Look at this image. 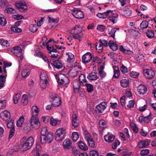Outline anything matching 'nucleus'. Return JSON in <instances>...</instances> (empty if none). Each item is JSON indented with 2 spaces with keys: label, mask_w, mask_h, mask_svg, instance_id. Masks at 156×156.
Returning a JSON list of instances; mask_svg holds the SVG:
<instances>
[{
  "label": "nucleus",
  "mask_w": 156,
  "mask_h": 156,
  "mask_svg": "<svg viewBox=\"0 0 156 156\" xmlns=\"http://www.w3.org/2000/svg\"><path fill=\"white\" fill-rule=\"evenodd\" d=\"M113 12L112 11L108 10L107 18L111 22L114 24L117 22L118 15L116 13Z\"/></svg>",
  "instance_id": "423d86ee"
},
{
  "label": "nucleus",
  "mask_w": 156,
  "mask_h": 156,
  "mask_svg": "<svg viewBox=\"0 0 156 156\" xmlns=\"http://www.w3.org/2000/svg\"><path fill=\"white\" fill-rule=\"evenodd\" d=\"M48 81L40 80V85L42 88L44 89L47 86Z\"/></svg>",
  "instance_id": "09e8293b"
},
{
  "label": "nucleus",
  "mask_w": 156,
  "mask_h": 156,
  "mask_svg": "<svg viewBox=\"0 0 156 156\" xmlns=\"http://www.w3.org/2000/svg\"><path fill=\"white\" fill-rule=\"evenodd\" d=\"M0 44L3 47H7L9 45L7 41L2 39L0 40Z\"/></svg>",
  "instance_id": "8fccbe9b"
},
{
  "label": "nucleus",
  "mask_w": 156,
  "mask_h": 156,
  "mask_svg": "<svg viewBox=\"0 0 156 156\" xmlns=\"http://www.w3.org/2000/svg\"><path fill=\"white\" fill-rule=\"evenodd\" d=\"M34 54L39 57L42 56V53L38 49H35L34 51Z\"/></svg>",
  "instance_id": "338daca9"
},
{
  "label": "nucleus",
  "mask_w": 156,
  "mask_h": 156,
  "mask_svg": "<svg viewBox=\"0 0 156 156\" xmlns=\"http://www.w3.org/2000/svg\"><path fill=\"white\" fill-rule=\"evenodd\" d=\"M79 125L78 119L77 116L75 114H74L72 117V125L75 128L77 127Z\"/></svg>",
  "instance_id": "aec40b11"
},
{
  "label": "nucleus",
  "mask_w": 156,
  "mask_h": 156,
  "mask_svg": "<svg viewBox=\"0 0 156 156\" xmlns=\"http://www.w3.org/2000/svg\"><path fill=\"white\" fill-rule=\"evenodd\" d=\"M99 77L97 75V73L93 72L89 74L87 76V78L91 81L96 80Z\"/></svg>",
  "instance_id": "4be33fe9"
},
{
  "label": "nucleus",
  "mask_w": 156,
  "mask_h": 156,
  "mask_svg": "<svg viewBox=\"0 0 156 156\" xmlns=\"http://www.w3.org/2000/svg\"><path fill=\"white\" fill-rule=\"evenodd\" d=\"M31 68L29 66H25L22 72V76L23 78H26L30 73Z\"/></svg>",
  "instance_id": "2eb2a0df"
},
{
  "label": "nucleus",
  "mask_w": 156,
  "mask_h": 156,
  "mask_svg": "<svg viewBox=\"0 0 156 156\" xmlns=\"http://www.w3.org/2000/svg\"><path fill=\"white\" fill-rule=\"evenodd\" d=\"M0 117L3 120H7L10 117V112L7 110L1 112L0 113Z\"/></svg>",
  "instance_id": "dca6fc26"
},
{
  "label": "nucleus",
  "mask_w": 156,
  "mask_h": 156,
  "mask_svg": "<svg viewBox=\"0 0 156 156\" xmlns=\"http://www.w3.org/2000/svg\"><path fill=\"white\" fill-rule=\"evenodd\" d=\"M52 64L54 67L58 69L62 68L63 66L62 62L59 60H55Z\"/></svg>",
  "instance_id": "5701e85b"
},
{
  "label": "nucleus",
  "mask_w": 156,
  "mask_h": 156,
  "mask_svg": "<svg viewBox=\"0 0 156 156\" xmlns=\"http://www.w3.org/2000/svg\"><path fill=\"white\" fill-rule=\"evenodd\" d=\"M121 85L124 87H127L129 85V81L126 79H124L121 80L120 81Z\"/></svg>",
  "instance_id": "c9c22d12"
},
{
  "label": "nucleus",
  "mask_w": 156,
  "mask_h": 156,
  "mask_svg": "<svg viewBox=\"0 0 156 156\" xmlns=\"http://www.w3.org/2000/svg\"><path fill=\"white\" fill-rule=\"evenodd\" d=\"M21 101L24 105H26L27 104L28 101L27 95L23 94V95Z\"/></svg>",
  "instance_id": "a18cd8bd"
},
{
  "label": "nucleus",
  "mask_w": 156,
  "mask_h": 156,
  "mask_svg": "<svg viewBox=\"0 0 156 156\" xmlns=\"http://www.w3.org/2000/svg\"><path fill=\"white\" fill-rule=\"evenodd\" d=\"M113 68L114 73L113 77L115 78H118L120 75L119 68L116 66H113Z\"/></svg>",
  "instance_id": "7c9ffc66"
},
{
  "label": "nucleus",
  "mask_w": 156,
  "mask_h": 156,
  "mask_svg": "<svg viewBox=\"0 0 156 156\" xmlns=\"http://www.w3.org/2000/svg\"><path fill=\"white\" fill-rule=\"evenodd\" d=\"M108 45L110 48L113 51H116L118 49V46L114 41H110L108 43Z\"/></svg>",
  "instance_id": "a878e982"
},
{
  "label": "nucleus",
  "mask_w": 156,
  "mask_h": 156,
  "mask_svg": "<svg viewBox=\"0 0 156 156\" xmlns=\"http://www.w3.org/2000/svg\"><path fill=\"white\" fill-rule=\"evenodd\" d=\"M2 15L0 16V24L3 26L5 25L7 21L5 18Z\"/></svg>",
  "instance_id": "3c124183"
},
{
  "label": "nucleus",
  "mask_w": 156,
  "mask_h": 156,
  "mask_svg": "<svg viewBox=\"0 0 156 156\" xmlns=\"http://www.w3.org/2000/svg\"><path fill=\"white\" fill-rule=\"evenodd\" d=\"M79 78L80 84L82 86L85 85L87 82L86 77L84 74H81L80 75L79 77Z\"/></svg>",
  "instance_id": "cd10ccee"
},
{
  "label": "nucleus",
  "mask_w": 156,
  "mask_h": 156,
  "mask_svg": "<svg viewBox=\"0 0 156 156\" xmlns=\"http://www.w3.org/2000/svg\"><path fill=\"white\" fill-rule=\"evenodd\" d=\"M73 37L80 41L84 36L85 30L80 25H77L74 27L71 30Z\"/></svg>",
  "instance_id": "f257e3e1"
},
{
  "label": "nucleus",
  "mask_w": 156,
  "mask_h": 156,
  "mask_svg": "<svg viewBox=\"0 0 156 156\" xmlns=\"http://www.w3.org/2000/svg\"><path fill=\"white\" fill-rule=\"evenodd\" d=\"M60 120L57 119H54L52 117H51L50 119V124L53 126H56L60 124Z\"/></svg>",
  "instance_id": "c85d7f7f"
},
{
  "label": "nucleus",
  "mask_w": 156,
  "mask_h": 156,
  "mask_svg": "<svg viewBox=\"0 0 156 156\" xmlns=\"http://www.w3.org/2000/svg\"><path fill=\"white\" fill-rule=\"evenodd\" d=\"M132 14V10L131 9L128 7H125L123 11V14L125 16L128 17Z\"/></svg>",
  "instance_id": "c756f323"
},
{
  "label": "nucleus",
  "mask_w": 156,
  "mask_h": 156,
  "mask_svg": "<svg viewBox=\"0 0 156 156\" xmlns=\"http://www.w3.org/2000/svg\"><path fill=\"white\" fill-rule=\"evenodd\" d=\"M78 144L79 147L83 151H86L88 149V147L87 145L82 141L79 142L78 143Z\"/></svg>",
  "instance_id": "473e14b6"
},
{
  "label": "nucleus",
  "mask_w": 156,
  "mask_h": 156,
  "mask_svg": "<svg viewBox=\"0 0 156 156\" xmlns=\"http://www.w3.org/2000/svg\"><path fill=\"white\" fill-rule=\"evenodd\" d=\"M10 28L12 31L15 32H20L21 31V29L18 28L16 25L12 26Z\"/></svg>",
  "instance_id": "6e6d98bb"
},
{
  "label": "nucleus",
  "mask_w": 156,
  "mask_h": 156,
  "mask_svg": "<svg viewBox=\"0 0 156 156\" xmlns=\"http://www.w3.org/2000/svg\"><path fill=\"white\" fill-rule=\"evenodd\" d=\"M72 138L74 142H76L79 138V135L78 133L76 132H74L73 133Z\"/></svg>",
  "instance_id": "de8ad7c7"
},
{
  "label": "nucleus",
  "mask_w": 156,
  "mask_h": 156,
  "mask_svg": "<svg viewBox=\"0 0 156 156\" xmlns=\"http://www.w3.org/2000/svg\"><path fill=\"white\" fill-rule=\"evenodd\" d=\"M83 86H85L87 87V90L88 92H90L92 91L93 90V85L90 83H86L85 85H84Z\"/></svg>",
  "instance_id": "79ce46f5"
},
{
  "label": "nucleus",
  "mask_w": 156,
  "mask_h": 156,
  "mask_svg": "<svg viewBox=\"0 0 156 156\" xmlns=\"http://www.w3.org/2000/svg\"><path fill=\"white\" fill-rule=\"evenodd\" d=\"M99 127L102 129L105 128L106 126V123L105 121L101 119L99 121Z\"/></svg>",
  "instance_id": "5fc2aeb1"
},
{
  "label": "nucleus",
  "mask_w": 156,
  "mask_h": 156,
  "mask_svg": "<svg viewBox=\"0 0 156 156\" xmlns=\"http://www.w3.org/2000/svg\"><path fill=\"white\" fill-rule=\"evenodd\" d=\"M32 116L37 117L39 112V108L36 106H33L32 107Z\"/></svg>",
  "instance_id": "393cba45"
},
{
  "label": "nucleus",
  "mask_w": 156,
  "mask_h": 156,
  "mask_svg": "<svg viewBox=\"0 0 156 156\" xmlns=\"http://www.w3.org/2000/svg\"><path fill=\"white\" fill-rule=\"evenodd\" d=\"M34 140L32 137H30L26 140L25 138L22 139L21 145L23 151H26L30 148L34 144Z\"/></svg>",
  "instance_id": "f03ea898"
},
{
  "label": "nucleus",
  "mask_w": 156,
  "mask_h": 156,
  "mask_svg": "<svg viewBox=\"0 0 156 156\" xmlns=\"http://www.w3.org/2000/svg\"><path fill=\"white\" fill-rule=\"evenodd\" d=\"M130 126L134 132L135 133H137L138 132V128H137L135 123L133 122L131 123H130Z\"/></svg>",
  "instance_id": "864d4df0"
},
{
  "label": "nucleus",
  "mask_w": 156,
  "mask_h": 156,
  "mask_svg": "<svg viewBox=\"0 0 156 156\" xmlns=\"http://www.w3.org/2000/svg\"><path fill=\"white\" fill-rule=\"evenodd\" d=\"M115 136L110 133H108L104 136V139L105 141L108 143H112L115 139Z\"/></svg>",
  "instance_id": "a211bd4d"
},
{
  "label": "nucleus",
  "mask_w": 156,
  "mask_h": 156,
  "mask_svg": "<svg viewBox=\"0 0 156 156\" xmlns=\"http://www.w3.org/2000/svg\"><path fill=\"white\" fill-rule=\"evenodd\" d=\"M73 85L74 90L78 91L80 87V85L78 82L76 80L74 81L73 82Z\"/></svg>",
  "instance_id": "49530a36"
},
{
  "label": "nucleus",
  "mask_w": 156,
  "mask_h": 156,
  "mask_svg": "<svg viewBox=\"0 0 156 156\" xmlns=\"http://www.w3.org/2000/svg\"><path fill=\"white\" fill-rule=\"evenodd\" d=\"M107 103L105 102H102L97 105L95 111L97 113H101L103 112L106 108Z\"/></svg>",
  "instance_id": "1a4fd4ad"
},
{
  "label": "nucleus",
  "mask_w": 156,
  "mask_h": 156,
  "mask_svg": "<svg viewBox=\"0 0 156 156\" xmlns=\"http://www.w3.org/2000/svg\"><path fill=\"white\" fill-rule=\"evenodd\" d=\"M66 129L65 128H61L56 129L55 133V139L57 141L62 140L64 138Z\"/></svg>",
  "instance_id": "20e7f679"
},
{
  "label": "nucleus",
  "mask_w": 156,
  "mask_h": 156,
  "mask_svg": "<svg viewBox=\"0 0 156 156\" xmlns=\"http://www.w3.org/2000/svg\"><path fill=\"white\" fill-rule=\"evenodd\" d=\"M84 138L87 142L92 139L89 133L87 131H85L83 133Z\"/></svg>",
  "instance_id": "72a5a7b5"
},
{
  "label": "nucleus",
  "mask_w": 156,
  "mask_h": 156,
  "mask_svg": "<svg viewBox=\"0 0 156 156\" xmlns=\"http://www.w3.org/2000/svg\"><path fill=\"white\" fill-rule=\"evenodd\" d=\"M148 145V142L144 141H140L138 143V147L140 148L145 147Z\"/></svg>",
  "instance_id": "4c0bfd02"
},
{
  "label": "nucleus",
  "mask_w": 156,
  "mask_h": 156,
  "mask_svg": "<svg viewBox=\"0 0 156 156\" xmlns=\"http://www.w3.org/2000/svg\"><path fill=\"white\" fill-rule=\"evenodd\" d=\"M92 58V57L91 53L87 52L84 54L82 57V62L85 64L89 63Z\"/></svg>",
  "instance_id": "4468645a"
},
{
  "label": "nucleus",
  "mask_w": 156,
  "mask_h": 156,
  "mask_svg": "<svg viewBox=\"0 0 156 156\" xmlns=\"http://www.w3.org/2000/svg\"><path fill=\"white\" fill-rule=\"evenodd\" d=\"M144 117V123H148L151 120V114L150 113L149 115Z\"/></svg>",
  "instance_id": "69168bd1"
},
{
  "label": "nucleus",
  "mask_w": 156,
  "mask_h": 156,
  "mask_svg": "<svg viewBox=\"0 0 156 156\" xmlns=\"http://www.w3.org/2000/svg\"><path fill=\"white\" fill-rule=\"evenodd\" d=\"M143 73L145 77L149 79H153L155 76V72L152 69H144Z\"/></svg>",
  "instance_id": "6e6552de"
},
{
  "label": "nucleus",
  "mask_w": 156,
  "mask_h": 156,
  "mask_svg": "<svg viewBox=\"0 0 156 156\" xmlns=\"http://www.w3.org/2000/svg\"><path fill=\"white\" fill-rule=\"evenodd\" d=\"M98 74L101 79H102L106 76V73L102 70H99Z\"/></svg>",
  "instance_id": "bf43d9fd"
},
{
  "label": "nucleus",
  "mask_w": 156,
  "mask_h": 156,
  "mask_svg": "<svg viewBox=\"0 0 156 156\" xmlns=\"http://www.w3.org/2000/svg\"><path fill=\"white\" fill-rule=\"evenodd\" d=\"M88 143V145L91 147L94 148L96 147V146L94 143V140L93 139L91 140H89L87 142Z\"/></svg>",
  "instance_id": "0e129e2a"
},
{
  "label": "nucleus",
  "mask_w": 156,
  "mask_h": 156,
  "mask_svg": "<svg viewBox=\"0 0 156 156\" xmlns=\"http://www.w3.org/2000/svg\"><path fill=\"white\" fill-rule=\"evenodd\" d=\"M30 30L32 32H36L38 29V27L36 24H31L29 27Z\"/></svg>",
  "instance_id": "37998d69"
},
{
  "label": "nucleus",
  "mask_w": 156,
  "mask_h": 156,
  "mask_svg": "<svg viewBox=\"0 0 156 156\" xmlns=\"http://www.w3.org/2000/svg\"><path fill=\"white\" fill-rule=\"evenodd\" d=\"M147 90L146 86L143 84H140L137 87V91L140 95H143L145 94Z\"/></svg>",
  "instance_id": "f3484780"
},
{
  "label": "nucleus",
  "mask_w": 156,
  "mask_h": 156,
  "mask_svg": "<svg viewBox=\"0 0 156 156\" xmlns=\"http://www.w3.org/2000/svg\"><path fill=\"white\" fill-rule=\"evenodd\" d=\"M15 5L16 8L21 12L26 10L27 8L26 4L23 0H21L16 2L15 4Z\"/></svg>",
  "instance_id": "0eeeda50"
},
{
  "label": "nucleus",
  "mask_w": 156,
  "mask_h": 156,
  "mask_svg": "<svg viewBox=\"0 0 156 156\" xmlns=\"http://www.w3.org/2000/svg\"><path fill=\"white\" fill-rule=\"evenodd\" d=\"M149 21L146 20L142 21L140 24V28L142 29L147 28L148 26Z\"/></svg>",
  "instance_id": "ea45409f"
},
{
  "label": "nucleus",
  "mask_w": 156,
  "mask_h": 156,
  "mask_svg": "<svg viewBox=\"0 0 156 156\" xmlns=\"http://www.w3.org/2000/svg\"><path fill=\"white\" fill-rule=\"evenodd\" d=\"M72 13L73 16L78 19H81L84 16V14L80 10L74 9L72 11Z\"/></svg>",
  "instance_id": "ddd939ff"
},
{
  "label": "nucleus",
  "mask_w": 156,
  "mask_h": 156,
  "mask_svg": "<svg viewBox=\"0 0 156 156\" xmlns=\"http://www.w3.org/2000/svg\"><path fill=\"white\" fill-rule=\"evenodd\" d=\"M24 118L23 116H21L16 122V125L18 127H21L24 122Z\"/></svg>",
  "instance_id": "a19ab883"
},
{
  "label": "nucleus",
  "mask_w": 156,
  "mask_h": 156,
  "mask_svg": "<svg viewBox=\"0 0 156 156\" xmlns=\"http://www.w3.org/2000/svg\"><path fill=\"white\" fill-rule=\"evenodd\" d=\"M50 44H46L47 48L49 53H51L52 52H57V51L56 49L55 48L52 46H50Z\"/></svg>",
  "instance_id": "f704fd0d"
},
{
  "label": "nucleus",
  "mask_w": 156,
  "mask_h": 156,
  "mask_svg": "<svg viewBox=\"0 0 156 156\" xmlns=\"http://www.w3.org/2000/svg\"><path fill=\"white\" fill-rule=\"evenodd\" d=\"M55 76L57 81L62 86H64L69 82L68 77L62 73H59L58 74L55 75Z\"/></svg>",
  "instance_id": "7ed1b4c3"
},
{
  "label": "nucleus",
  "mask_w": 156,
  "mask_h": 156,
  "mask_svg": "<svg viewBox=\"0 0 156 156\" xmlns=\"http://www.w3.org/2000/svg\"><path fill=\"white\" fill-rule=\"evenodd\" d=\"M53 139V136L52 133H49L44 136H41L40 140L42 144H45L51 143Z\"/></svg>",
  "instance_id": "39448f33"
},
{
  "label": "nucleus",
  "mask_w": 156,
  "mask_h": 156,
  "mask_svg": "<svg viewBox=\"0 0 156 156\" xmlns=\"http://www.w3.org/2000/svg\"><path fill=\"white\" fill-rule=\"evenodd\" d=\"M21 98V95L20 94H17L13 96V100L15 104L18 103L19 100Z\"/></svg>",
  "instance_id": "603ef678"
},
{
  "label": "nucleus",
  "mask_w": 156,
  "mask_h": 156,
  "mask_svg": "<svg viewBox=\"0 0 156 156\" xmlns=\"http://www.w3.org/2000/svg\"><path fill=\"white\" fill-rule=\"evenodd\" d=\"M120 70L123 73H127L128 72L127 68L123 64L121 65Z\"/></svg>",
  "instance_id": "e2e57ef3"
},
{
  "label": "nucleus",
  "mask_w": 156,
  "mask_h": 156,
  "mask_svg": "<svg viewBox=\"0 0 156 156\" xmlns=\"http://www.w3.org/2000/svg\"><path fill=\"white\" fill-rule=\"evenodd\" d=\"M52 104L55 107L59 106L61 104V100L59 96L56 94L53 95L51 97Z\"/></svg>",
  "instance_id": "f8f14e48"
},
{
  "label": "nucleus",
  "mask_w": 156,
  "mask_h": 156,
  "mask_svg": "<svg viewBox=\"0 0 156 156\" xmlns=\"http://www.w3.org/2000/svg\"><path fill=\"white\" fill-rule=\"evenodd\" d=\"M108 13V10L103 13H98L97 15L100 18L105 19L107 18Z\"/></svg>",
  "instance_id": "c03bdc74"
},
{
  "label": "nucleus",
  "mask_w": 156,
  "mask_h": 156,
  "mask_svg": "<svg viewBox=\"0 0 156 156\" xmlns=\"http://www.w3.org/2000/svg\"><path fill=\"white\" fill-rule=\"evenodd\" d=\"M79 73L76 69L75 68L71 69L69 73V75L72 77H75Z\"/></svg>",
  "instance_id": "bb28decb"
},
{
  "label": "nucleus",
  "mask_w": 156,
  "mask_h": 156,
  "mask_svg": "<svg viewBox=\"0 0 156 156\" xmlns=\"http://www.w3.org/2000/svg\"><path fill=\"white\" fill-rule=\"evenodd\" d=\"M71 144V141L68 138L66 139L63 143V146L65 149L69 148L70 147Z\"/></svg>",
  "instance_id": "2f4dec72"
},
{
  "label": "nucleus",
  "mask_w": 156,
  "mask_h": 156,
  "mask_svg": "<svg viewBox=\"0 0 156 156\" xmlns=\"http://www.w3.org/2000/svg\"><path fill=\"white\" fill-rule=\"evenodd\" d=\"M40 80H47L48 76L46 73L44 71L41 72L40 75Z\"/></svg>",
  "instance_id": "58836bf2"
},
{
  "label": "nucleus",
  "mask_w": 156,
  "mask_h": 156,
  "mask_svg": "<svg viewBox=\"0 0 156 156\" xmlns=\"http://www.w3.org/2000/svg\"><path fill=\"white\" fill-rule=\"evenodd\" d=\"M41 136H43L49 133H50L48 132L47 128L46 127H44L42 129V130L41 131Z\"/></svg>",
  "instance_id": "680f3d73"
},
{
  "label": "nucleus",
  "mask_w": 156,
  "mask_h": 156,
  "mask_svg": "<svg viewBox=\"0 0 156 156\" xmlns=\"http://www.w3.org/2000/svg\"><path fill=\"white\" fill-rule=\"evenodd\" d=\"M41 147L38 144L37 145L36 147L34 148L32 151L33 153H36V156H39V152L41 150Z\"/></svg>",
  "instance_id": "e433bc0d"
},
{
  "label": "nucleus",
  "mask_w": 156,
  "mask_h": 156,
  "mask_svg": "<svg viewBox=\"0 0 156 156\" xmlns=\"http://www.w3.org/2000/svg\"><path fill=\"white\" fill-rule=\"evenodd\" d=\"M147 37L149 39H152L154 37V32L153 30L148 29L145 31Z\"/></svg>",
  "instance_id": "b1692460"
},
{
  "label": "nucleus",
  "mask_w": 156,
  "mask_h": 156,
  "mask_svg": "<svg viewBox=\"0 0 156 156\" xmlns=\"http://www.w3.org/2000/svg\"><path fill=\"white\" fill-rule=\"evenodd\" d=\"M11 51L15 55L20 57L21 59H23V56L22 55V49L20 47L16 46L13 48L12 49Z\"/></svg>",
  "instance_id": "9b49d317"
},
{
  "label": "nucleus",
  "mask_w": 156,
  "mask_h": 156,
  "mask_svg": "<svg viewBox=\"0 0 156 156\" xmlns=\"http://www.w3.org/2000/svg\"><path fill=\"white\" fill-rule=\"evenodd\" d=\"M5 12L7 13H13L15 12V9L12 8H8L5 9Z\"/></svg>",
  "instance_id": "052dcab7"
},
{
  "label": "nucleus",
  "mask_w": 156,
  "mask_h": 156,
  "mask_svg": "<svg viewBox=\"0 0 156 156\" xmlns=\"http://www.w3.org/2000/svg\"><path fill=\"white\" fill-rule=\"evenodd\" d=\"M30 123L32 127L36 129L38 128L40 126V122L37 117L32 116Z\"/></svg>",
  "instance_id": "9d476101"
},
{
  "label": "nucleus",
  "mask_w": 156,
  "mask_h": 156,
  "mask_svg": "<svg viewBox=\"0 0 156 156\" xmlns=\"http://www.w3.org/2000/svg\"><path fill=\"white\" fill-rule=\"evenodd\" d=\"M66 56L67 58V61L69 63L73 62L75 60L74 55L70 52L66 53Z\"/></svg>",
  "instance_id": "412c9836"
},
{
  "label": "nucleus",
  "mask_w": 156,
  "mask_h": 156,
  "mask_svg": "<svg viewBox=\"0 0 156 156\" xmlns=\"http://www.w3.org/2000/svg\"><path fill=\"white\" fill-rule=\"evenodd\" d=\"M139 75V73L136 71H132L130 73V76L133 78H136Z\"/></svg>",
  "instance_id": "13d9d810"
},
{
  "label": "nucleus",
  "mask_w": 156,
  "mask_h": 156,
  "mask_svg": "<svg viewBox=\"0 0 156 156\" xmlns=\"http://www.w3.org/2000/svg\"><path fill=\"white\" fill-rule=\"evenodd\" d=\"M96 48L97 51L99 53L102 52L103 50V47L101 44H96Z\"/></svg>",
  "instance_id": "4d7b16f0"
},
{
  "label": "nucleus",
  "mask_w": 156,
  "mask_h": 156,
  "mask_svg": "<svg viewBox=\"0 0 156 156\" xmlns=\"http://www.w3.org/2000/svg\"><path fill=\"white\" fill-rule=\"evenodd\" d=\"M5 74L0 75V89L4 87V84L5 81V79L7 76L6 70L5 69H4Z\"/></svg>",
  "instance_id": "6ab92c4d"
},
{
  "label": "nucleus",
  "mask_w": 156,
  "mask_h": 156,
  "mask_svg": "<svg viewBox=\"0 0 156 156\" xmlns=\"http://www.w3.org/2000/svg\"><path fill=\"white\" fill-rule=\"evenodd\" d=\"M149 153V151L148 149H143L141 150L140 154L142 155H145L148 154Z\"/></svg>",
  "instance_id": "774afa93"
}]
</instances>
